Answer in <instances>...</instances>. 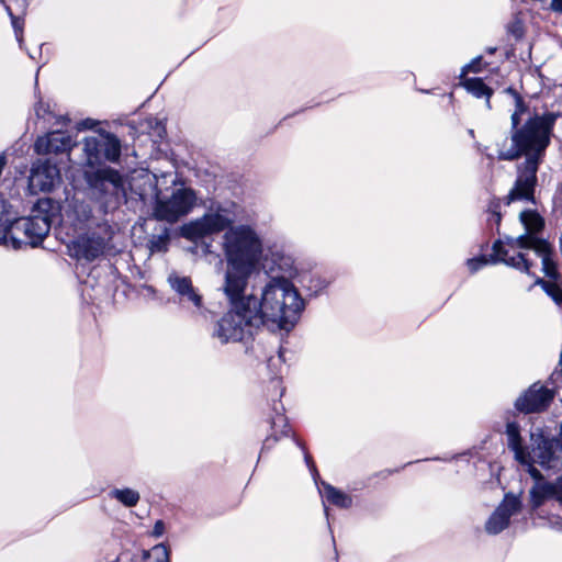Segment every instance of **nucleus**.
I'll return each instance as SVG.
<instances>
[{
	"mask_svg": "<svg viewBox=\"0 0 562 562\" xmlns=\"http://www.w3.org/2000/svg\"><path fill=\"white\" fill-rule=\"evenodd\" d=\"M519 499L513 495H506L504 501L494 510L485 524V530L490 535H497L509 525L510 517L519 510Z\"/></svg>",
	"mask_w": 562,
	"mask_h": 562,
	"instance_id": "obj_15",
	"label": "nucleus"
},
{
	"mask_svg": "<svg viewBox=\"0 0 562 562\" xmlns=\"http://www.w3.org/2000/svg\"><path fill=\"white\" fill-rule=\"evenodd\" d=\"M170 288L178 294L179 301L183 304L191 305L193 313L206 317V308L203 305V296L196 288L193 286L189 277L180 276L172 272L167 279Z\"/></svg>",
	"mask_w": 562,
	"mask_h": 562,
	"instance_id": "obj_12",
	"label": "nucleus"
},
{
	"mask_svg": "<svg viewBox=\"0 0 562 562\" xmlns=\"http://www.w3.org/2000/svg\"><path fill=\"white\" fill-rule=\"evenodd\" d=\"M71 138L61 132H50L36 139L34 149L38 155L61 154L70 149Z\"/></svg>",
	"mask_w": 562,
	"mask_h": 562,
	"instance_id": "obj_16",
	"label": "nucleus"
},
{
	"mask_svg": "<svg viewBox=\"0 0 562 562\" xmlns=\"http://www.w3.org/2000/svg\"><path fill=\"white\" fill-rule=\"evenodd\" d=\"M144 562H170L169 550L164 544L154 546L144 553Z\"/></svg>",
	"mask_w": 562,
	"mask_h": 562,
	"instance_id": "obj_21",
	"label": "nucleus"
},
{
	"mask_svg": "<svg viewBox=\"0 0 562 562\" xmlns=\"http://www.w3.org/2000/svg\"><path fill=\"white\" fill-rule=\"evenodd\" d=\"M557 116L554 113H547L531 117L521 128L514 132L509 147H499L498 156L504 160L516 159L522 153L527 156L514 188L505 198L507 205L516 201H533L539 159L549 144L550 132Z\"/></svg>",
	"mask_w": 562,
	"mask_h": 562,
	"instance_id": "obj_1",
	"label": "nucleus"
},
{
	"mask_svg": "<svg viewBox=\"0 0 562 562\" xmlns=\"http://www.w3.org/2000/svg\"><path fill=\"white\" fill-rule=\"evenodd\" d=\"M83 150L89 167H95L102 162V158L115 162L121 156V143L112 134H102L85 138Z\"/></svg>",
	"mask_w": 562,
	"mask_h": 562,
	"instance_id": "obj_10",
	"label": "nucleus"
},
{
	"mask_svg": "<svg viewBox=\"0 0 562 562\" xmlns=\"http://www.w3.org/2000/svg\"><path fill=\"white\" fill-rule=\"evenodd\" d=\"M281 260L283 261V265L286 266V267H291L292 265V260L291 258L286 257V258H281Z\"/></svg>",
	"mask_w": 562,
	"mask_h": 562,
	"instance_id": "obj_31",
	"label": "nucleus"
},
{
	"mask_svg": "<svg viewBox=\"0 0 562 562\" xmlns=\"http://www.w3.org/2000/svg\"><path fill=\"white\" fill-rule=\"evenodd\" d=\"M138 177L143 180L144 184L148 186V190L145 188L139 189L140 198L145 199L149 192L155 195L156 201L153 209L155 218L176 223L189 214L195 205L196 195L190 188L180 186L173 188L170 193L161 191L160 187L168 183V175L157 177L155 173L142 171Z\"/></svg>",
	"mask_w": 562,
	"mask_h": 562,
	"instance_id": "obj_6",
	"label": "nucleus"
},
{
	"mask_svg": "<svg viewBox=\"0 0 562 562\" xmlns=\"http://www.w3.org/2000/svg\"><path fill=\"white\" fill-rule=\"evenodd\" d=\"M548 9L552 12L562 14V0H550Z\"/></svg>",
	"mask_w": 562,
	"mask_h": 562,
	"instance_id": "obj_27",
	"label": "nucleus"
},
{
	"mask_svg": "<svg viewBox=\"0 0 562 562\" xmlns=\"http://www.w3.org/2000/svg\"><path fill=\"white\" fill-rule=\"evenodd\" d=\"M245 293L241 292L236 297L225 295L231 310L222 316L214 329V336L222 342L241 341L260 327L245 301Z\"/></svg>",
	"mask_w": 562,
	"mask_h": 562,
	"instance_id": "obj_7",
	"label": "nucleus"
},
{
	"mask_svg": "<svg viewBox=\"0 0 562 562\" xmlns=\"http://www.w3.org/2000/svg\"><path fill=\"white\" fill-rule=\"evenodd\" d=\"M481 61H482V57H476L471 63L463 66L461 69L460 79L468 78L467 75L469 72H480L481 71Z\"/></svg>",
	"mask_w": 562,
	"mask_h": 562,
	"instance_id": "obj_24",
	"label": "nucleus"
},
{
	"mask_svg": "<svg viewBox=\"0 0 562 562\" xmlns=\"http://www.w3.org/2000/svg\"><path fill=\"white\" fill-rule=\"evenodd\" d=\"M536 284L542 286L546 293L559 305L562 306V288L551 281H543L542 279H537Z\"/></svg>",
	"mask_w": 562,
	"mask_h": 562,
	"instance_id": "obj_22",
	"label": "nucleus"
},
{
	"mask_svg": "<svg viewBox=\"0 0 562 562\" xmlns=\"http://www.w3.org/2000/svg\"><path fill=\"white\" fill-rule=\"evenodd\" d=\"M60 171L49 159L37 160L33 164L29 178L30 190L36 192L52 191L60 183Z\"/></svg>",
	"mask_w": 562,
	"mask_h": 562,
	"instance_id": "obj_11",
	"label": "nucleus"
},
{
	"mask_svg": "<svg viewBox=\"0 0 562 562\" xmlns=\"http://www.w3.org/2000/svg\"><path fill=\"white\" fill-rule=\"evenodd\" d=\"M554 397V392L540 383L532 384L516 401V407L524 413L544 411Z\"/></svg>",
	"mask_w": 562,
	"mask_h": 562,
	"instance_id": "obj_14",
	"label": "nucleus"
},
{
	"mask_svg": "<svg viewBox=\"0 0 562 562\" xmlns=\"http://www.w3.org/2000/svg\"><path fill=\"white\" fill-rule=\"evenodd\" d=\"M255 321L271 330H291L304 308V302L293 283L285 277H272L259 295L245 294Z\"/></svg>",
	"mask_w": 562,
	"mask_h": 562,
	"instance_id": "obj_4",
	"label": "nucleus"
},
{
	"mask_svg": "<svg viewBox=\"0 0 562 562\" xmlns=\"http://www.w3.org/2000/svg\"><path fill=\"white\" fill-rule=\"evenodd\" d=\"M50 222L46 215L21 217L0 229V245L12 249L36 247L47 236Z\"/></svg>",
	"mask_w": 562,
	"mask_h": 562,
	"instance_id": "obj_8",
	"label": "nucleus"
},
{
	"mask_svg": "<svg viewBox=\"0 0 562 562\" xmlns=\"http://www.w3.org/2000/svg\"><path fill=\"white\" fill-rule=\"evenodd\" d=\"M109 496L125 507H135L140 499L139 492L131 487L113 488L109 492Z\"/></svg>",
	"mask_w": 562,
	"mask_h": 562,
	"instance_id": "obj_19",
	"label": "nucleus"
},
{
	"mask_svg": "<svg viewBox=\"0 0 562 562\" xmlns=\"http://www.w3.org/2000/svg\"><path fill=\"white\" fill-rule=\"evenodd\" d=\"M5 9H7V12L10 14V16L12 18V25H13V27L18 32V30L20 29L19 20L15 16H13V14L11 12V9L9 7H5Z\"/></svg>",
	"mask_w": 562,
	"mask_h": 562,
	"instance_id": "obj_29",
	"label": "nucleus"
},
{
	"mask_svg": "<svg viewBox=\"0 0 562 562\" xmlns=\"http://www.w3.org/2000/svg\"><path fill=\"white\" fill-rule=\"evenodd\" d=\"M105 247V238L95 233L81 235L68 245L70 256L88 261L99 258Z\"/></svg>",
	"mask_w": 562,
	"mask_h": 562,
	"instance_id": "obj_13",
	"label": "nucleus"
},
{
	"mask_svg": "<svg viewBox=\"0 0 562 562\" xmlns=\"http://www.w3.org/2000/svg\"><path fill=\"white\" fill-rule=\"evenodd\" d=\"M88 183L95 190L105 191L106 184L112 187L113 191L123 189V178L114 169L104 167L100 168L94 172H86Z\"/></svg>",
	"mask_w": 562,
	"mask_h": 562,
	"instance_id": "obj_17",
	"label": "nucleus"
},
{
	"mask_svg": "<svg viewBox=\"0 0 562 562\" xmlns=\"http://www.w3.org/2000/svg\"><path fill=\"white\" fill-rule=\"evenodd\" d=\"M49 113H50L49 105L44 103L43 101H40L35 105V114H36L37 117L45 119L46 115H49Z\"/></svg>",
	"mask_w": 562,
	"mask_h": 562,
	"instance_id": "obj_26",
	"label": "nucleus"
},
{
	"mask_svg": "<svg viewBox=\"0 0 562 562\" xmlns=\"http://www.w3.org/2000/svg\"><path fill=\"white\" fill-rule=\"evenodd\" d=\"M462 86L469 93L475 98H485L487 109H491V97L493 90L487 87L481 78H463L460 79Z\"/></svg>",
	"mask_w": 562,
	"mask_h": 562,
	"instance_id": "obj_18",
	"label": "nucleus"
},
{
	"mask_svg": "<svg viewBox=\"0 0 562 562\" xmlns=\"http://www.w3.org/2000/svg\"><path fill=\"white\" fill-rule=\"evenodd\" d=\"M491 221H494L498 225L501 222V213L496 210H493Z\"/></svg>",
	"mask_w": 562,
	"mask_h": 562,
	"instance_id": "obj_30",
	"label": "nucleus"
},
{
	"mask_svg": "<svg viewBox=\"0 0 562 562\" xmlns=\"http://www.w3.org/2000/svg\"><path fill=\"white\" fill-rule=\"evenodd\" d=\"M226 268L220 290L224 295L236 297L246 292L250 277L257 271L263 245L257 231L248 224H239L225 231L221 241Z\"/></svg>",
	"mask_w": 562,
	"mask_h": 562,
	"instance_id": "obj_3",
	"label": "nucleus"
},
{
	"mask_svg": "<svg viewBox=\"0 0 562 562\" xmlns=\"http://www.w3.org/2000/svg\"><path fill=\"white\" fill-rule=\"evenodd\" d=\"M558 528L562 530V521H558Z\"/></svg>",
	"mask_w": 562,
	"mask_h": 562,
	"instance_id": "obj_32",
	"label": "nucleus"
},
{
	"mask_svg": "<svg viewBox=\"0 0 562 562\" xmlns=\"http://www.w3.org/2000/svg\"><path fill=\"white\" fill-rule=\"evenodd\" d=\"M487 259L485 258H473L469 259L467 266L471 272H476L481 268L487 265Z\"/></svg>",
	"mask_w": 562,
	"mask_h": 562,
	"instance_id": "obj_25",
	"label": "nucleus"
},
{
	"mask_svg": "<svg viewBox=\"0 0 562 562\" xmlns=\"http://www.w3.org/2000/svg\"><path fill=\"white\" fill-rule=\"evenodd\" d=\"M521 224L526 229L516 238H509L505 246L502 241L494 244V254L498 261L530 274L531 263L521 252L512 255L510 250L531 249L541 258L542 271L549 278L557 277V266L552 260V248L550 244L537 236L544 226V220L536 211H521L519 214Z\"/></svg>",
	"mask_w": 562,
	"mask_h": 562,
	"instance_id": "obj_5",
	"label": "nucleus"
},
{
	"mask_svg": "<svg viewBox=\"0 0 562 562\" xmlns=\"http://www.w3.org/2000/svg\"><path fill=\"white\" fill-rule=\"evenodd\" d=\"M324 497L327 502L341 508H348L351 505L350 496L330 485L324 486Z\"/></svg>",
	"mask_w": 562,
	"mask_h": 562,
	"instance_id": "obj_20",
	"label": "nucleus"
},
{
	"mask_svg": "<svg viewBox=\"0 0 562 562\" xmlns=\"http://www.w3.org/2000/svg\"><path fill=\"white\" fill-rule=\"evenodd\" d=\"M235 204H213L204 215L181 227L183 237L195 240L232 227L236 220Z\"/></svg>",
	"mask_w": 562,
	"mask_h": 562,
	"instance_id": "obj_9",
	"label": "nucleus"
},
{
	"mask_svg": "<svg viewBox=\"0 0 562 562\" xmlns=\"http://www.w3.org/2000/svg\"><path fill=\"white\" fill-rule=\"evenodd\" d=\"M505 91L507 93L512 94L515 99L516 110L512 114V126H513V128H516L517 125L519 124V115H520V113H522L525 111L522 100L514 89L508 88Z\"/></svg>",
	"mask_w": 562,
	"mask_h": 562,
	"instance_id": "obj_23",
	"label": "nucleus"
},
{
	"mask_svg": "<svg viewBox=\"0 0 562 562\" xmlns=\"http://www.w3.org/2000/svg\"><path fill=\"white\" fill-rule=\"evenodd\" d=\"M153 533L156 536V537H159L164 533V524L162 521L158 520L156 524H155V527H154V531Z\"/></svg>",
	"mask_w": 562,
	"mask_h": 562,
	"instance_id": "obj_28",
	"label": "nucleus"
},
{
	"mask_svg": "<svg viewBox=\"0 0 562 562\" xmlns=\"http://www.w3.org/2000/svg\"><path fill=\"white\" fill-rule=\"evenodd\" d=\"M508 447L513 450L515 459L525 467L526 471L537 480L530 491L531 505L538 508L546 499L553 498L562 506V476L554 483L541 481L542 470H559L562 468V447L555 440L548 439L539 430L530 434V448L521 445L520 429L516 423H508L506 427Z\"/></svg>",
	"mask_w": 562,
	"mask_h": 562,
	"instance_id": "obj_2",
	"label": "nucleus"
}]
</instances>
